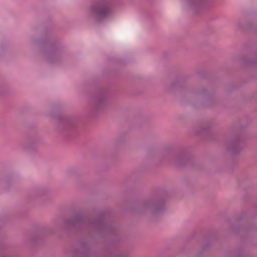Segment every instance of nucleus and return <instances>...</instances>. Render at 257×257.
Wrapping results in <instances>:
<instances>
[{"label": "nucleus", "instance_id": "nucleus-1", "mask_svg": "<svg viewBox=\"0 0 257 257\" xmlns=\"http://www.w3.org/2000/svg\"><path fill=\"white\" fill-rule=\"evenodd\" d=\"M91 12L100 17H105L108 12V8L107 6L103 4H97L93 5L91 9Z\"/></svg>", "mask_w": 257, "mask_h": 257}]
</instances>
